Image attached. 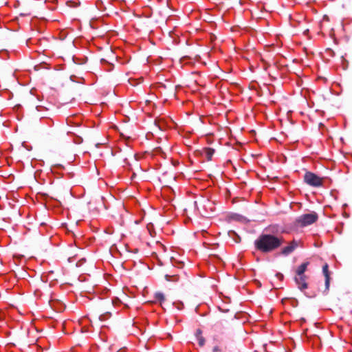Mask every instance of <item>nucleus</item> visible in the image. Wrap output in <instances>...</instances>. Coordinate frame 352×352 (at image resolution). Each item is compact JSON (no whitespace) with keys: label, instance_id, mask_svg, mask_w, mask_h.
<instances>
[{"label":"nucleus","instance_id":"obj_1","mask_svg":"<svg viewBox=\"0 0 352 352\" xmlns=\"http://www.w3.org/2000/svg\"><path fill=\"white\" fill-rule=\"evenodd\" d=\"M284 243L283 237L269 234H261L254 242L256 250L263 253L271 252Z\"/></svg>","mask_w":352,"mask_h":352},{"label":"nucleus","instance_id":"obj_2","mask_svg":"<svg viewBox=\"0 0 352 352\" xmlns=\"http://www.w3.org/2000/svg\"><path fill=\"white\" fill-rule=\"evenodd\" d=\"M318 219V214L316 212H312L300 215L296 219V223L301 227H305L315 223Z\"/></svg>","mask_w":352,"mask_h":352},{"label":"nucleus","instance_id":"obj_3","mask_svg":"<svg viewBox=\"0 0 352 352\" xmlns=\"http://www.w3.org/2000/svg\"><path fill=\"white\" fill-rule=\"evenodd\" d=\"M306 184L314 187H320L322 185V179L311 172H306L304 175Z\"/></svg>","mask_w":352,"mask_h":352},{"label":"nucleus","instance_id":"obj_4","mask_svg":"<svg viewBox=\"0 0 352 352\" xmlns=\"http://www.w3.org/2000/svg\"><path fill=\"white\" fill-rule=\"evenodd\" d=\"M298 246V243L297 241L293 240L289 243V244L283 248L281 250V254L283 255H288L291 254L292 252L295 250V249Z\"/></svg>","mask_w":352,"mask_h":352},{"label":"nucleus","instance_id":"obj_5","mask_svg":"<svg viewBox=\"0 0 352 352\" xmlns=\"http://www.w3.org/2000/svg\"><path fill=\"white\" fill-rule=\"evenodd\" d=\"M295 281L298 285V288L300 290H303L307 288V283H306V276H298V277L295 278Z\"/></svg>","mask_w":352,"mask_h":352},{"label":"nucleus","instance_id":"obj_6","mask_svg":"<svg viewBox=\"0 0 352 352\" xmlns=\"http://www.w3.org/2000/svg\"><path fill=\"white\" fill-rule=\"evenodd\" d=\"M322 272L325 277V287L326 289H329V284H330V272L329 271V265L327 263H325L322 266Z\"/></svg>","mask_w":352,"mask_h":352},{"label":"nucleus","instance_id":"obj_7","mask_svg":"<svg viewBox=\"0 0 352 352\" xmlns=\"http://www.w3.org/2000/svg\"><path fill=\"white\" fill-rule=\"evenodd\" d=\"M68 133H72L76 136L74 140L76 144H80L82 142V135H85V131L82 130L69 131Z\"/></svg>","mask_w":352,"mask_h":352},{"label":"nucleus","instance_id":"obj_8","mask_svg":"<svg viewBox=\"0 0 352 352\" xmlns=\"http://www.w3.org/2000/svg\"><path fill=\"white\" fill-rule=\"evenodd\" d=\"M195 337L198 340L199 345L203 346L205 344L206 340L202 336V331L200 329L196 330Z\"/></svg>","mask_w":352,"mask_h":352},{"label":"nucleus","instance_id":"obj_9","mask_svg":"<svg viewBox=\"0 0 352 352\" xmlns=\"http://www.w3.org/2000/svg\"><path fill=\"white\" fill-rule=\"evenodd\" d=\"M309 262H305L302 263L296 270V274L298 276H303L305 275L304 273L307 270V266L309 265Z\"/></svg>","mask_w":352,"mask_h":352},{"label":"nucleus","instance_id":"obj_10","mask_svg":"<svg viewBox=\"0 0 352 352\" xmlns=\"http://www.w3.org/2000/svg\"><path fill=\"white\" fill-rule=\"evenodd\" d=\"M204 153L206 157V159L210 161L212 160V157L214 153V149L212 148H206L204 150Z\"/></svg>","mask_w":352,"mask_h":352},{"label":"nucleus","instance_id":"obj_11","mask_svg":"<svg viewBox=\"0 0 352 352\" xmlns=\"http://www.w3.org/2000/svg\"><path fill=\"white\" fill-rule=\"evenodd\" d=\"M155 298L160 302V304H162L166 300L164 294L162 292H156L155 294Z\"/></svg>","mask_w":352,"mask_h":352},{"label":"nucleus","instance_id":"obj_12","mask_svg":"<svg viewBox=\"0 0 352 352\" xmlns=\"http://www.w3.org/2000/svg\"><path fill=\"white\" fill-rule=\"evenodd\" d=\"M110 316H111V314L108 311H106L100 315L99 320L101 321H104V320H107Z\"/></svg>","mask_w":352,"mask_h":352},{"label":"nucleus","instance_id":"obj_13","mask_svg":"<svg viewBox=\"0 0 352 352\" xmlns=\"http://www.w3.org/2000/svg\"><path fill=\"white\" fill-rule=\"evenodd\" d=\"M67 3L68 6H69L71 8H76V7H77L80 4V2L79 1H67Z\"/></svg>","mask_w":352,"mask_h":352},{"label":"nucleus","instance_id":"obj_14","mask_svg":"<svg viewBox=\"0 0 352 352\" xmlns=\"http://www.w3.org/2000/svg\"><path fill=\"white\" fill-rule=\"evenodd\" d=\"M219 327H220V324H219V323L214 324V326L212 327L213 330L214 331H217V330L219 329Z\"/></svg>","mask_w":352,"mask_h":352},{"label":"nucleus","instance_id":"obj_15","mask_svg":"<svg viewBox=\"0 0 352 352\" xmlns=\"http://www.w3.org/2000/svg\"><path fill=\"white\" fill-rule=\"evenodd\" d=\"M220 351H221V349H219V347L218 346H215L212 349V352H220Z\"/></svg>","mask_w":352,"mask_h":352},{"label":"nucleus","instance_id":"obj_16","mask_svg":"<svg viewBox=\"0 0 352 352\" xmlns=\"http://www.w3.org/2000/svg\"><path fill=\"white\" fill-rule=\"evenodd\" d=\"M135 176V173H133L132 177H134Z\"/></svg>","mask_w":352,"mask_h":352}]
</instances>
